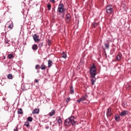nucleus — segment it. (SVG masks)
<instances>
[{"label": "nucleus", "instance_id": "e433bc0d", "mask_svg": "<svg viewBox=\"0 0 131 131\" xmlns=\"http://www.w3.org/2000/svg\"><path fill=\"white\" fill-rule=\"evenodd\" d=\"M49 128H50V127H49V126H46V129H49Z\"/></svg>", "mask_w": 131, "mask_h": 131}, {"label": "nucleus", "instance_id": "9b49d317", "mask_svg": "<svg viewBox=\"0 0 131 131\" xmlns=\"http://www.w3.org/2000/svg\"><path fill=\"white\" fill-rule=\"evenodd\" d=\"M115 120L116 121H120V116L118 114L115 115Z\"/></svg>", "mask_w": 131, "mask_h": 131}, {"label": "nucleus", "instance_id": "f257e3e1", "mask_svg": "<svg viewBox=\"0 0 131 131\" xmlns=\"http://www.w3.org/2000/svg\"><path fill=\"white\" fill-rule=\"evenodd\" d=\"M97 67H96L95 63H93L92 66H91L90 68V74L91 77H92L93 78L91 80L92 85H94V84H95V82H96V80L97 79H96V76L97 74Z\"/></svg>", "mask_w": 131, "mask_h": 131}, {"label": "nucleus", "instance_id": "1a4fd4ad", "mask_svg": "<svg viewBox=\"0 0 131 131\" xmlns=\"http://www.w3.org/2000/svg\"><path fill=\"white\" fill-rule=\"evenodd\" d=\"M106 115H107V117H110L111 116H112V111L111 108H108L107 109Z\"/></svg>", "mask_w": 131, "mask_h": 131}, {"label": "nucleus", "instance_id": "412c9836", "mask_svg": "<svg viewBox=\"0 0 131 131\" xmlns=\"http://www.w3.org/2000/svg\"><path fill=\"white\" fill-rule=\"evenodd\" d=\"M58 120H57V122L58 123H59V124H62V119H61V117H58Z\"/></svg>", "mask_w": 131, "mask_h": 131}, {"label": "nucleus", "instance_id": "423d86ee", "mask_svg": "<svg viewBox=\"0 0 131 131\" xmlns=\"http://www.w3.org/2000/svg\"><path fill=\"white\" fill-rule=\"evenodd\" d=\"M33 38L35 42H39L40 41V38H39V36L37 35L36 34H34L33 35Z\"/></svg>", "mask_w": 131, "mask_h": 131}, {"label": "nucleus", "instance_id": "2eb2a0df", "mask_svg": "<svg viewBox=\"0 0 131 131\" xmlns=\"http://www.w3.org/2000/svg\"><path fill=\"white\" fill-rule=\"evenodd\" d=\"M55 113H56V111L53 110L49 113V116L50 117L53 116Z\"/></svg>", "mask_w": 131, "mask_h": 131}, {"label": "nucleus", "instance_id": "dca6fc26", "mask_svg": "<svg viewBox=\"0 0 131 131\" xmlns=\"http://www.w3.org/2000/svg\"><path fill=\"white\" fill-rule=\"evenodd\" d=\"M121 59V55L118 54L116 56V60H117V61H120Z\"/></svg>", "mask_w": 131, "mask_h": 131}, {"label": "nucleus", "instance_id": "ddd939ff", "mask_svg": "<svg viewBox=\"0 0 131 131\" xmlns=\"http://www.w3.org/2000/svg\"><path fill=\"white\" fill-rule=\"evenodd\" d=\"M32 49L33 51H36L37 49H38V47H37V45L36 44H34L32 46Z\"/></svg>", "mask_w": 131, "mask_h": 131}, {"label": "nucleus", "instance_id": "58836bf2", "mask_svg": "<svg viewBox=\"0 0 131 131\" xmlns=\"http://www.w3.org/2000/svg\"><path fill=\"white\" fill-rule=\"evenodd\" d=\"M50 124H52V122L50 123Z\"/></svg>", "mask_w": 131, "mask_h": 131}, {"label": "nucleus", "instance_id": "a211bd4d", "mask_svg": "<svg viewBox=\"0 0 131 131\" xmlns=\"http://www.w3.org/2000/svg\"><path fill=\"white\" fill-rule=\"evenodd\" d=\"M27 120L28 122H32V120H33V118L31 117H29L27 118Z\"/></svg>", "mask_w": 131, "mask_h": 131}, {"label": "nucleus", "instance_id": "39448f33", "mask_svg": "<svg viewBox=\"0 0 131 131\" xmlns=\"http://www.w3.org/2000/svg\"><path fill=\"white\" fill-rule=\"evenodd\" d=\"M6 25L8 26V28L10 30H12V29H13V28H14V24L13 23V21L10 20L9 21Z\"/></svg>", "mask_w": 131, "mask_h": 131}, {"label": "nucleus", "instance_id": "bb28decb", "mask_svg": "<svg viewBox=\"0 0 131 131\" xmlns=\"http://www.w3.org/2000/svg\"><path fill=\"white\" fill-rule=\"evenodd\" d=\"M8 57L10 59H12V58H14V56H13V54H9V55H8Z\"/></svg>", "mask_w": 131, "mask_h": 131}, {"label": "nucleus", "instance_id": "aec40b11", "mask_svg": "<svg viewBox=\"0 0 131 131\" xmlns=\"http://www.w3.org/2000/svg\"><path fill=\"white\" fill-rule=\"evenodd\" d=\"M7 78L8 79H13V75L12 74H9L7 75Z\"/></svg>", "mask_w": 131, "mask_h": 131}, {"label": "nucleus", "instance_id": "ea45409f", "mask_svg": "<svg viewBox=\"0 0 131 131\" xmlns=\"http://www.w3.org/2000/svg\"><path fill=\"white\" fill-rule=\"evenodd\" d=\"M0 23H1V21H0Z\"/></svg>", "mask_w": 131, "mask_h": 131}, {"label": "nucleus", "instance_id": "cd10ccee", "mask_svg": "<svg viewBox=\"0 0 131 131\" xmlns=\"http://www.w3.org/2000/svg\"><path fill=\"white\" fill-rule=\"evenodd\" d=\"M42 46H43V43L41 42L39 43L38 47L40 49L41 48H42Z\"/></svg>", "mask_w": 131, "mask_h": 131}, {"label": "nucleus", "instance_id": "5701e85b", "mask_svg": "<svg viewBox=\"0 0 131 131\" xmlns=\"http://www.w3.org/2000/svg\"><path fill=\"white\" fill-rule=\"evenodd\" d=\"M18 114H23V111L22 108H19L17 111Z\"/></svg>", "mask_w": 131, "mask_h": 131}, {"label": "nucleus", "instance_id": "f8f14e48", "mask_svg": "<svg viewBox=\"0 0 131 131\" xmlns=\"http://www.w3.org/2000/svg\"><path fill=\"white\" fill-rule=\"evenodd\" d=\"M39 113V109L38 108H35L32 111V114H38Z\"/></svg>", "mask_w": 131, "mask_h": 131}, {"label": "nucleus", "instance_id": "72a5a7b5", "mask_svg": "<svg viewBox=\"0 0 131 131\" xmlns=\"http://www.w3.org/2000/svg\"><path fill=\"white\" fill-rule=\"evenodd\" d=\"M50 2L52 4H55V3H56V1H55V0H50Z\"/></svg>", "mask_w": 131, "mask_h": 131}, {"label": "nucleus", "instance_id": "c756f323", "mask_svg": "<svg viewBox=\"0 0 131 131\" xmlns=\"http://www.w3.org/2000/svg\"><path fill=\"white\" fill-rule=\"evenodd\" d=\"M126 89H127V90H129V89H130L131 88V86L129 84H127V85H126Z\"/></svg>", "mask_w": 131, "mask_h": 131}, {"label": "nucleus", "instance_id": "f3484780", "mask_svg": "<svg viewBox=\"0 0 131 131\" xmlns=\"http://www.w3.org/2000/svg\"><path fill=\"white\" fill-rule=\"evenodd\" d=\"M52 65H53V61H52V60L49 59L48 60V67H49V68H50V67H51L52 66Z\"/></svg>", "mask_w": 131, "mask_h": 131}, {"label": "nucleus", "instance_id": "c85d7f7f", "mask_svg": "<svg viewBox=\"0 0 131 131\" xmlns=\"http://www.w3.org/2000/svg\"><path fill=\"white\" fill-rule=\"evenodd\" d=\"M70 101H71V99L70 98V97H68L66 100L67 103H69Z\"/></svg>", "mask_w": 131, "mask_h": 131}, {"label": "nucleus", "instance_id": "6e6552de", "mask_svg": "<svg viewBox=\"0 0 131 131\" xmlns=\"http://www.w3.org/2000/svg\"><path fill=\"white\" fill-rule=\"evenodd\" d=\"M86 98H88V95H84L82 97L79 98L77 100L78 103H80V102H82L83 101H85L86 100Z\"/></svg>", "mask_w": 131, "mask_h": 131}, {"label": "nucleus", "instance_id": "4be33fe9", "mask_svg": "<svg viewBox=\"0 0 131 131\" xmlns=\"http://www.w3.org/2000/svg\"><path fill=\"white\" fill-rule=\"evenodd\" d=\"M70 93L72 94H74V89L73 88V86H71L70 88Z\"/></svg>", "mask_w": 131, "mask_h": 131}, {"label": "nucleus", "instance_id": "4c0bfd02", "mask_svg": "<svg viewBox=\"0 0 131 131\" xmlns=\"http://www.w3.org/2000/svg\"><path fill=\"white\" fill-rule=\"evenodd\" d=\"M5 43H6V44L9 43V42H8V41H5Z\"/></svg>", "mask_w": 131, "mask_h": 131}, {"label": "nucleus", "instance_id": "20e7f679", "mask_svg": "<svg viewBox=\"0 0 131 131\" xmlns=\"http://www.w3.org/2000/svg\"><path fill=\"white\" fill-rule=\"evenodd\" d=\"M105 10L106 13L110 14L113 12V7L112 6L108 5L106 6Z\"/></svg>", "mask_w": 131, "mask_h": 131}, {"label": "nucleus", "instance_id": "0eeeda50", "mask_svg": "<svg viewBox=\"0 0 131 131\" xmlns=\"http://www.w3.org/2000/svg\"><path fill=\"white\" fill-rule=\"evenodd\" d=\"M66 21L67 23H70V21H71V15H70V14L68 13L66 14Z\"/></svg>", "mask_w": 131, "mask_h": 131}, {"label": "nucleus", "instance_id": "393cba45", "mask_svg": "<svg viewBox=\"0 0 131 131\" xmlns=\"http://www.w3.org/2000/svg\"><path fill=\"white\" fill-rule=\"evenodd\" d=\"M98 24L96 22H94L92 24V26L93 27H94V28H96V27L98 26Z\"/></svg>", "mask_w": 131, "mask_h": 131}, {"label": "nucleus", "instance_id": "b1692460", "mask_svg": "<svg viewBox=\"0 0 131 131\" xmlns=\"http://www.w3.org/2000/svg\"><path fill=\"white\" fill-rule=\"evenodd\" d=\"M25 126H27V127H29V126H30V124L29 123V122L26 121L25 122Z\"/></svg>", "mask_w": 131, "mask_h": 131}, {"label": "nucleus", "instance_id": "c9c22d12", "mask_svg": "<svg viewBox=\"0 0 131 131\" xmlns=\"http://www.w3.org/2000/svg\"><path fill=\"white\" fill-rule=\"evenodd\" d=\"M14 131H18V128H17V127H15V128L14 129Z\"/></svg>", "mask_w": 131, "mask_h": 131}, {"label": "nucleus", "instance_id": "a878e982", "mask_svg": "<svg viewBox=\"0 0 131 131\" xmlns=\"http://www.w3.org/2000/svg\"><path fill=\"white\" fill-rule=\"evenodd\" d=\"M104 46L105 47V49H106L107 50H109V43H105Z\"/></svg>", "mask_w": 131, "mask_h": 131}, {"label": "nucleus", "instance_id": "6ab92c4d", "mask_svg": "<svg viewBox=\"0 0 131 131\" xmlns=\"http://www.w3.org/2000/svg\"><path fill=\"white\" fill-rule=\"evenodd\" d=\"M62 57L64 59H66L67 58V54L65 53V52H63L61 54Z\"/></svg>", "mask_w": 131, "mask_h": 131}, {"label": "nucleus", "instance_id": "7ed1b4c3", "mask_svg": "<svg viewBox=\"0 0 131 131\" xmlns=\"http://www.w3.org/2000/svg\"><path fill=\"white\" fill-rule=\"evenodd\" d=\"M65 11H66V9H65V6H64V4H61L60 3L58 5V7L57 8V12L59 14H62V13H64Z\"/></svg>", "mask_w": 131, "mask_h": 131}, {"label": "nucleus", "instance_id": "9d476101", "mask_svg": "<svg viewBox=\"0 0 131 131\" xmlns=\"http://www.w3.org/2000/svg\"><path fill=\"white\" fill-rule=\"evenodd\" d=\"M128 113V112L127 111L124 110L120 113V116H125Z\"/></svg>", "mask_w": 131, "mask_h": 131}, {"label": "nucleus", "instance_id": "7c9ffc66", "mask_svg": "<svg viewBox=\"0 0 131 131\" xmlns=\"http://www.w3.org/2000/svg\"><path fill=\"white\" fill-rule=\"evenodd\" d=\"M39 67H40V66H39V64H36V66H35V69H36V70H37V69H39Z\"/></svg>", "mask_w": 131, "mask_h": 131}, {"label": "nucleus", "instance_id": "f704fd0d", "mask_svg": "<svg viewBox=\"0 0 131 131\" xmlns=\"http://www.w3.org/2000/svg\"><path fill=\"white\" fill-rule=\"evenodd\" d=\"M38 81H39V80L38 79H35L34 80V82H35V83H38Z\"/></svg>", "mask_w": 131, "mask_h": 131}, {"label": "nucleus", "instance_id": "4468645a", "mask_svg": "<svg viewBox=\"0 0 131 131\" xmlns=\"http://www.w3.org/2000/svg\"><path fill=\"white\" fill-rule=\"evenodd\" d=\"M40 69H41V70H46L47 69V67L45 65L44 63H42L40 66Z\"/></svg>", "mask_w": 131, "mask_h": 131}, {"label": "nucleus", "instance_id": "f03ea898", "mask_svg": "<svg viewBox=\"0 0 131 131\" xmlns=\"http://www.w3.org/2000/svg\"><path fill=\"white\" fill-rule=\"evenodd\" d=\"M64 124L67 126H69V125H74L75 124V121H74V116H72L69 118L67 119L64 121Z\"/></svg>", "mask_w": 131, "mask_h": 131}, {"label": "nucleus", "instance_id": "473e14b6", "mask_svg": "<svg viewBox=\"0 0 131 131\" xmlns=\"http://www.w3.org/2000/svg\"><path fill=\"white\" fill-rule=\"evenodd\" d=\"M47 7H48V9L49 11H50V10H51V5H48Z\"/></svg>", "mask_w": 131, "mask_h": 131}, {"label": "nucleus", "instance_id": "2f4dec72", "mask_svg": "<svg viewBox=\"0 0 131 131\" xmlns=\"http://www.w3.org/2000/svg\"><path fill=\"white\" fill-rule=\"evenodd\" d=\"M48 45L50 46L52 44V41L50 40H48Z\"/></svg>", "mask_w": 131, "mask_h": 131}]
</instances>
